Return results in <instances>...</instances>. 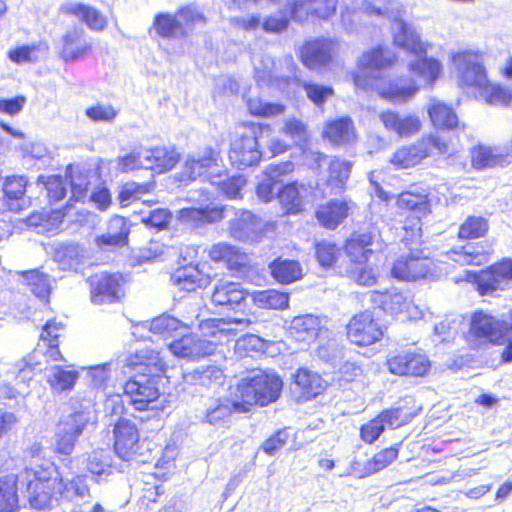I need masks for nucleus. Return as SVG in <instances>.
Masks as SVG:
<instances>
[{"instance_id":"nucleus-41","label":"nucleus","mask_w":512,"mask_h":512,"mask_svg":"<svg viewBox=\"0 0 512 512\" xmlns=\"http://www.w3.org/2000/svg\"><path fill=\"white\" fill-rule=\"evenodd\" d=\"M370 301L374 307L391 315L399 314L407 307L406 296L401 292L390 290L372 291Z\"/></svg>"},{"instance_id":"nucleus-23","label":"nucleus","mask_w":512,"mask_h":512,"mask_svg":"<svg viewBox=\"0 0 512 512\" xmlns=\"http://www.w3.org/2000/svg\"><path fill=\"white\" fill-rule=\"evenodd\" d=\"M352 205L346 199L333 198L320 203L313 216L317 223L326 230H336L351 215Z\"/></svg>"},{"instance_id":"nucleus-58","label":"nucleus","mask_w":512,"mask_h":512,"mask_svg":"<svg viewBox=\"0 0 512 512\" xmlns=\"http://www.w3.org/2000/svg\"><path fill=\"white\" fill-rule=\"evenodd\" d=\"M42 47L48 48L46 44L41 43L16 46L8 51L7 56L15 64L33 63L38 60Z\"/></svg>"},{"instance_id":"nucleus-50","label":"nucleus","mask_w":512,"mask_h":512,"mask_svg":"<svg viewBox=\"0 0 512 512\" xmlns=\"http://www.w3.org/2000/svg\"><path fill=\"white\" fill-rule=\"evenodd\" d=\"M401 443L386 447L375 453L365 463V471L367 474H375L390 464H392L399 455Z\"/></svg>"},{"instance_id":"nucleus-38","label":"nucleus","mask_w":512,"mask_h":512,"mask_svg":"<svg viewBox=\"0 0 512 512\" xmlns=\"http://www.w3.org/2000/svg\"><path fill=\"white\" fill-rule=\"evenodd\" d=\"M290 295L277 289L256 290L251 292L250 304L265 310H285L289 308Z\"/></svg>"},{"instance_id":"nucleus-7","label":"nucleus","mask_w":512,"mask_h":512,"mask_svg":"<svg viewBox=\"0 0 512 512\" xmlns=\"http://www.w3.org/2000/svg\"><path fill=\"white\" fill-rule=\"evenodd\" d=\"M112 432L113 450L122 461L148 462V456L158 448L140 436L137 425L130 419L120 417L114 423Z\"/></svg>"},{"instance_id":"nucleus-3","label":"nucleus","mask_w":512,"mask_h":512,"mask_svg":"<svg viewBox=\"0 0 512 512\" xmlns=\"http://www.w3.org/2000/svg\"><path fill=\"white\" fill-rule=\"evenodd\" d=\"M468 336L476 345H505L500 362H512V311L497 317L483 309L475 310L470 316Z\"/></svg>"},{"instance_id":"nucleus-42","label":"nucleus","mask_w":512,"mask_h":512,"mask_svg":"<svg viewBox=\"0 0 512 512\" xmlns=\"http://www.w3.org/2000/svg\"><path fill=\"white\" fill-rule=\"evenodd\" d=\"M418 411L407 402L396 407H389L381 410L378 415L385 428L398 429L408 425L417 415Z\"/></svg>"},{"instance_id":"nucleus-35","label":"nucleus","mask_w":512,"mask_h":512,"mask_svg":"<svg viewBox=\"0 0 512 512\" xmlns=\"http://www.w3.org/2000/svg\"><path fill=\"white\" fill-rule=\"evenodd\" d=\"M129 233L127 219L114 215L108 221L107 232L96 238V244L99 247H123L128 244Z\"/></svg>"},{"instance_id":"nucleus-43","label":"nucleus","mask_w":512,"mask_h":512,"mask_svg":"<svg viewBox=\"0 0 512 512\" xmlns=\"http://www.w3.org/2000/svg\"><path fill=\"white\" fill-rule=\"evenodd\" d=\"M169 349L178 357L188 359H199L212 351L203 350L201 338H197L191 334H185L169 343Z\"/></svg>"},{"instance_id":"nucleus-24","label":"nucleus","mask_w":512,"mask_h":512,"mask_svg":"<svg viewBox=\"0 0 512 512\" xmlns=\"http://www.w3.org/2000/svg\"><path fill=\"white\" fill-rule=\"evenodd\" d=\"M58 14L76 19L92 31L100 32L108 26V18L102 11L83 2H66L59 6Z\"/></svg>"},{"instance_id":"nucleus-45","label":"nucleus","mask_w":512,"mask_h":512,"mask_svg":"<svg viewBox=\"0 0 512 512\" xmlns=\"http://www.w3.org/2000/svg\"><path fill=\"white\" fill-rule=\"evenodd\" d=\"M180 157L174 147L157 146L150 150L148 160L153 170L158 173H166L178 164Z\"/></svg>"},{"instance_id":"nucleus-55","label":"nucleus","mask_w":512,"mask_h":512,"mask_svg":"<svg viewBox=\"0 0 512 512\" xmlns=\"http://www.w3.org/2000/svg\"><path fill=\"white\" fill-rule=\"evenodd\" d=\"M350 171V162L341 160L339 158L332 159L328 166V177L326 184L343 190L345 183L349 178Z\"/></svg>"},{"instance_id":"nucleus-40","label":"nucleus","mask_w":512,"mask_h":512,"mask_svg":"<svg viewBox=\"0 0 512 512\" xmlns=\"http://www.w3.org/2000/svg\"><path fill=\"white\" fill-rule=\"evenodd\" d=\"M19 509L18 475H0V512H16Z\"/></svg>"},{"instance_id":"nucleus-13","label":"nucleus","mask_w":512,"mask_h":512,"mask_svg":"<svg viewBox=\"0 0 512 512\" xmlns=\"http://www.w3.org/2000/svg\"><path fill=\"white\" fill-rule=\"evenodd\" d=\"M90 300L95 305L120 302L125 295L126 278L119 272H100L89 280Z\"/></svg>"},{"instance_id":"nucleus-64","label":"nucleus","mask_w":512,"mask_h":512,"mask_svg":"<svg viewBox=\"0 0 512 512\" xmlns=\"http://www.w3.org/2000/svg\"><path fill=\"white\" fill-rule=\"evenodd\" d=\"M291 21L293 18L287 10L286 13L270 14L262 19V30L267 34H281L288 30Z\"/></svg>"},{"instance_id":"nucleus-14","label":"nucleus","mask_w":512,"mask_h":512,"mask_svg":"<svg viewBox=\"0 0 512 512\" xmlns=\"http://www.w3.org/2000/svg\"><path fill=\"white\" fill-rule=\"evenodd\" d=\"M399 64L398 55L387 45H375L365 50L357 61L356 71L352 74H362L369 80L376 75H386Z\"/></svg>"},{"instance_id":"nucleus-56","label":"nucleus","mask_w":512,"mask_h":512,"mask_svg":"<svg viewBox=\"0 0 512 512\" xmlns=\"http://www.w3.org/2000/svg\"><path fill=\"white\" fill-rule=\"evenodd\" d=\"M214 164V159L202 157L198 159H188L181 171L180 181L188 183L207 174L208 169Z\"/></svg>"},{"instance_id":"nucleus-16","label":"nucleus","mask_w":512,"mask_h":512,"mask_svg":"<svg viewBox=\"0 0 512 512\" xmlns=\"http://www.w3.org/2000/svg\"><path fill=\"white\" fill-rule=\"evenodd\" d=\"M456 63L458 85L462 88L481 89L488 81L487 71L481 53L463 50L452 56Z\"/></svg>"},{"instance_id":"nucleus-33","label":"nucleus","mask_w":512,"mask_h":512,"mask_svg":"<svg viewBox=\"0 0 512 512\" xmlns=\"http://www.w3.org/2000/svg\"><path fill=\"white\" fill-rule=\"evenodd\" d=\"M305 190V185L297 180L287 182L278 189L276 198L283 215H299L305 211V200L302 196Z\"/></svg>"},{"instance_id":"nucleus-39","label":"nucleus","mask_w":512,"mask_h":512,"mask_svg":"<svg viewBox=\"0 0 512 512\" xmlns=\"http://www.w3.org/2000/svg\"><path fill=\"white\" fill-rule=\"evenodd\" d=\"M427 113L431 124L437 129L454 130L459 126L454 109L444 102L432 101L427 108Z\"/></svg>"},{"instance_id":"nucleus-18","label":"nucleus","mask_w":512,"mask_h":512,"mask_svg":"<svg viewBox=\"0 0 512 512\" xmlns=\"http://www.w3.org/2000/svg\"><path fill=\"white\" fill-rule=\"evenodd\" d=\"M337 47V41L330 37L309 38L302 43L298 57L304 67L317 70L334 61Z\"/></svg>"},{"instance_id":"nucleus-62","label":"nucleus","mask_w":512,"mask_h":512,"mask_svg":"<svg viewBox=\"0 0 512 512\" xmlns=\"http://www.w3.org/2000/svg\"><path fill=\"white\" fill-rule=\"evenodd\" d=\"M485 101L490 105H508L512 100V93L500 84L486 82L481 89Z\"/></svg>"},{"instance_id":"nucleus-9","label":"nucleus","mask_w":512,"mask_h":512,"mask_svg":"<svg viewBox=\"0 0 512 512\" xmlns=\"http://www.w3.org/2000/svg\"><path fill=\"white\" fill-rule=\"evenodd\" d=\"M386 75H376L373 80L367 79L362 74H352L351 79L354 86L362 91H373L390 102H407L418 91V86L412 79L397 77L390 79Z\"/></svg>"},{"instance_id":"nucleus-47","label":"nucleus","mask_w":512,"mask_h":512,"mask_svg":"<svg viewBox=\"0 0 512 512\" xmlns=\"http://www.w3.org/2000/svg\"><path fill=\"white\" fill-rule=\"evenodd\" d=\"M153 29L156 34L165 39H171L178 35L184 36L186 32L176 15L169 13H158L153 20Z\"/></svg>"},{"instance_id":"nucleus-31","label":"nucleus","mask_w":512,"mask_h":512,"mask_svg":"<svg viewBox=\"0 0 512 512\" xmlns=\"http://www.w3.org/2000/svg\"><path fill=\"white\" fill-rule=\"evenodd\" d=\"M66 324L58 317L48 319L41 327L39 339L46 347L44 356L49 361L61 362L64 357L59 349L61 338L64 337Z\"/></svg>"},{"instance_id":"nucleus-60","label":"nucleus","mask_w":512,"mask_h":512,"mask_svg":"<svg viewBox=\"0 0 512 512\" xmlns=\"http://www.w3.org/2000/svg\"><path fill=\"white\" fill-rule=\"evenodd\" d=\"M78 378V372L67 370L61 366H56L52 376L48 379L50 387L58 392L71 390Z\"/></svg>"},{"instance_id":"nucleus-54","label":"nucleus","mask_w":512,"mask_h":512,"mask_svg":"<svg viewBox=\"0 0 512 512\" xmlns=\"http://www.w3.org/2000/svg\"><path fill=\"white\" fill-rule=\"evenodd\" d=\"M246 107L249 115L262 118L281 115L286 110V106L282 103L267 102L259 97L248 98Z\"/></svg>"},{"instance_id":"nucleus-51","label":"nucleus","mask_w":512,"mask_h":512,"mask_svg":"<svg viewBox=\"0 0 512 512\" xmlns=\"http://www.w3.org/2000/svg\"><path fill=\"white\" fill-rule=\"evenodd\" d=\"M307 99L317 108H323L326 102L335 96V89L330 84H322L315 81L302 83Z\"/></svg>"},{"instance_id":"nucleus-5","label":"nucleus","mask_w":512,"mask_h":512,"mask_svg":"<svg viewBox=\"0 0 512 512\" xmlns=\"http://www.w3.org/2000/svg\"><path fill=\"white\" fill-rule=\"evenodd\" d=\"M271 126L267 123L242 121L237 124L235 138L230 144L228 158L237 170H246L256 166L262 159L259 139L269 135Z\"/></svg>"},{"instance_id":"nucleus-30","label":"nucleus","mask_w":512,"mask_h":512,"mask_svg":"<svg viewBox=\"0 0 512 512\" xmlns=\"http://www.w3.org/2000/svg\"><path fill=\"white\" fill-rule=\"evenodd\" d=\"M287 332L296 343L310 346L316 343L322 332L321 320L313 314L295 316L291 320Z\"/></svg>"},{"instance_id":"nucleus-12","label":"nucleus","mask_w":512,"mask_h":512,"mask_svg":"<svg viewBox=\"0 0 512 512\" xmlns=\"http://www.w3.org/2000/svg\"><path fill=\"white\" fill-rule=\"evenodd\" d=\"M251 292L240 283L233 281L215 285L211 293V302L215 307L226 308L241 313L243 318H256V310L250 304Z\"/></svg>"},{"instance_id":"nucleus-1","label":"nucleus","mask_w":512,"mask_h":512,"mask_svg":"<svg viewBox=\"0 0 512 512\" xmlns=\"http://www.w3.org/2000/svg\"><path fill=\"white\" fill-rule=\"evenodd\" d=\"M24 496L29 507L37 511H50L89 493L85 475H75L66 480L59 467L46 461L21 471Z\"/></svg>"},{"instance_id":"nucleus-2","label":"nucleus","mask_w":512,"mask_h":512,"mask_svg":"<svg viewBox=\"0 0 512 512\" xmlns=\"http://www.w3.org/2000/svg\"><path fill=\"white\" fill-rule=\"evenodd\" d=\"M124 367L132 374L123 384V394L136 411H162L164 405L156 406L161 392L158 380L164 374L165 362L159 352L142 348L129 354Z\"/></svg>"},{"instance_id":"nucleus-17","label":"nucleus","mask_w":512,"mask_h":512,"mask_svg":"<svg viewBox=\"0 0 512 512\" xmlns=\"http://www.w3.org/2000/svg\"><path fill=\"white\" fill-rule=\"evenodd\" d=\"M291 386L295 401L306 403L324 395L330 384L319 371L300 366L291 375Z\"/></svg>"},{"instance_id":"nucleus-52","label":"nucleus","mask_w":512,"mask_h":512,"mask_svg":"<svg viewBox=\"0 0 512 512\" xmlns=\"http://www.w3.org/2000/svg\"><path fill=\"white\" fill-rule=\"evenodd\" d=\"M425 216L426 215L408 214L403 220L402 229L404 233L402 236V242L408 248H413V245L422 248V217Z\"/></svg>"},{"instance_id":"nucleus-49","label":"nucleus","mask_w":512,"mask_h":512,"mask_svg":"<svg viewBox=\"0 0 512 512\" xmlns=\"http://www.w3.org/2000/svg\"><path fill=\"white\" fill-rule=\"evenodd\" d=\"M313 249L317 263L325 269L333 267L340 257L341 248L331 240L321 239L316 241Z\"/></svg>"},{"instance_id":"nucleus-15","label":"nucleus","mask_w":512,"mask_h":512,"mask_svg":"<svg viewBox=\"0 0 512 512\" xmlns=\"http://www.w3.org/2000/svg\"><path fill=\"white\" fill-rule=\"evenodd\" d=\"M338 4L339 0H290L286 8L293 22L307 24L332 19L337 13Z\"/></svg>"},{"instance_id":"nucleus-11","label":"nucleus","mask_w":512,"mask_h":512,"mask_svg":"<svg viewBox=\"0 0 512 512\" xmlns=\"http://www.w3.org/2000/svg\"><path fill=\"white\" fill-rule=\"evenodd\" d=\"M384 365L394 376L414 379L426 378L432 370V361L421 349L393 352L386 357Z\"/></svg>"},{"instance_id":"nucleus-26","label":"nucleus","mask_w":512,"mask_h":512,"mask_svg":"<svg viewBox=\"0 0 512 512\" xmlns=\"http://www.w3.org/2000/svg\"><path fill=\"white\" fill-rule=\"evenodd\" d=\"M84 34L82 28L74 27L62 35L57 55L63 62H76L91 54L93 45L83 39Z\"/></svg>"},{"instance_id":"nucleus-57","label":"nucleus","mask_w":512,"mask_h":512,"mask_svg":"<svg viewBox=\"0 0 512 512\" xmlns=\"http://www.w3.org/2000/svg\"><path fill=\"white\" fill-rule=\"evenodd\" d=\"M182 328H184V325L181 321L170 315H160L150 323V331L163 338L175 337Z\"/></svg>"},{"instance_id":"nucleus-34","label":"nucleus","mask_w":512,"mask_h":512,"mask_svg":"<svg viewBox=\"0 0 512 512\" xmlns=\"http://www.w3.org/2000/svg\"><path fill=\"white\" fill-rule=\"evenodd\" d=\"M224 211L223 206L185 207L179 210L178 219L183 224L200 227L221 221Z\"/></svg>"},{"instance_id":"nucleus-10","label":"nucleus","mask_w":512,"mask_h":512,"mask_svg":"<svg viewBox=\"0 0 512 512\" xmlns=\"http://www.w3.org/2000/svg\"><path fill=\"white\" fill-rule=\"evenodd\" d=\"M464 280L471 283L480 296L493 295L512 281V259L505 257L484 269L466 271Z\"/></svg>"},{"instance_id":"nucleus-29","label":"nucleus","mask_w":512,"mask_h":512,"mask_svg":"<svg viewBox=\"0 0 512 512\" xmlns=\"http://www.w3.org/2000/svg\"><path fill=\"white\" fill-rule=\"evenodd\" d=\"M321 137L337 147L355 142L357 130L353 119L348 115H344L325 121Z\"/></svg>"},{"instance_id":"nucleus-44","label":"nucleus","mask_w":512,"mask_h":512,"mask_svg":"<svg viewBox=\"0 0 512 512\" xmlns=\"http://www.w3.org/2000/svg\"><path fill=\"white\" fill-rule=\"evenodd\" d=\"M65 177L69 181L71 196L68 202L85 203L88 200L90 188L89 173L85 170L74 171L72 164L67 165Z\"/></svg>"},{"instance_id":"nucleus-25","label":"nucleus","mask_w":512,"mask_h":512,"mask_svg":"<svg viewBox=\"0 0 512 512\" xmlns=\"http://www.w3.org/2000/svg\"><path fill=\"white\" fill-rule=\"evenodd\" d=\"M375 235L369 230H354L343 241L342 250L350 264L368 263L374 254Z\"/></svg>"},{"instance_id":"nucleus-36","label":"nucleus","mask_w":512,"mask_h":512,"mask_svg":"<svg viewBox=\"0 0 512 512\" xmlns=\"http://www.w3.org/2000/svg\"><path fill=\"white\" fill-rule=\"evenodd\" d=\"M17 275L22 283L40 301L48 303L52 292L50 277L40 268L21 270Z\"/></svg>"},{"instance_id":"nucleus-6","label":"nucleus","mask_w":512,"mask_h":512,"mask_svg":"<svg viewBox=\"0 0 512 512\" xmlns=\"http://www.w3.org/2000/svg\"><path fill=\"white\" fill-rule=\"evenodd\" d=\"M451 142L434 133L424 134L417 140L402 144L395 148L388 163L395 170H409L420 166L433 155H447Z\"/></svg>"},{"instance_id":"nucleus-28","label":"nucleus","mask_w":512,"mask_h":512,"mask_svg":"<svg viewBox=\"0 0 512 512\" xmlns=\"http://www.w3.org/2000/svg\"><path fill=\"white\" fill-rule=\"evenodd\" d=\"M379 119L386 130L394 132L400 138L417 135L423 128L422 120L414 113L401 115L387 109L380 112Z\"/></svg>"},{"instance_id":"nucleus-61","label":"nucleus","mask_w":512,"mask_h":512,"mask_svg":"<svg viewBox=\"0 0 512 512\" xmlns=\"http://www.w3.org/2000/svg\"><path fill=\"white\" fill-rule=\"evenodd\" d=\"M348 277L360 286H373L378 281L375 269L368 263L350 264Z\"/></svg>"},{"instance_id":"nucleus-48","label":"nucleus","mask_w":512,"mask_h":512,"mask_svg":"<svg viewBox=\"0 0 512 512\" xmlns=\"http://www.w3.org/2000/svg\"><path fill=\"white\" fill-rule=\"evenodd\" d=\"M155 181L151 180L144 183L134 181L124 183L118 193V201L122 207L139 200L143 195L149 194L155 189Z\"/></svg>"},{"instance_id":"nucleus-63","label":"nucleus","mask_w":512,"mask_h":512,"mask_svg":"<svg viewBox=\"0 0 512 512\" xmlns=\"http://www.w3.org/2000/svg\"><path fill=\"white\" fill-rule=\"evenodd\" d=\"M470 161L474 169L483 170L496 165L498 157L493 154L490 147L479 144L471 148Z\"/></svg>"},{"instance_id":"nucleus-21","label":"nucleus","mask_w":512,"mask_h":512,"mask_svg":"<svg viewBox=\"0 0 512 512\" xmlns=\"http://www.w3.org/2000/svg\"><path fill=\"white\" fill-rule=\"evenodd\" d=\"M208 259L225 267L232 275L246 274L251 268L249 255L241 248L228 242H217L207 250Z\"/></svg>"},{"instance_id":"nucleus-22","label":"nucleus","mask_w":512,"mask_h":512,"mask_svg":"<svg viewBox=\"0 0 512 512\" xmlns=\"http://www.w3.org/2000/svg\"><path fill=\"white\" fill-rule=\"evenodd\" d=\"M84 426L75 414L59 421L54 436L53 453L60 459L69 457L74 451Z\"/></svg>"},{"instance_id":"nucleus-32","label":"nucleus","mask_w":512,"mask_h":512,"mask_svg":"<svg viewBox=\"0 0 512 512\" xmlns=\"http://www.w3.org/2000/svg\"><path fill=\"white\" fill-rule=\"evenodd\" d=\"M429 191L416 183L409 186L396 196V205L400 210L409 211L414 215L431 214Z\"/></svg>"},{"instance_id":"nucleus-8","label":"nucleus","mask_w":512,"mask_h":512,"mask_svg":"<svg viewBox=\"0 0 512 512\" xmlns=\"http://www.w3.org/2000/svg\"><path fill=\"white\" fill-rule=\"evenodd\" d=\"M347 342L356 348H368L381 343L387 336L388 325L368 309L357 311L345 324Z\"/></svg>"},{"instance_id":"nucleus-59","label":"nucleus","mask_w":512,"mask_h":512,"mask_svg":"<svg viewBox=\"0 0 512 512\" xmlns=\"http://www.w3.org/2000/svg\"><path fill=\"white\" fill-rule=\"evenodd\" d=\"M38 183H42L47 191L49 202H59L66 196V182L61 175L39 176Z\"/></svg>"},{"instance_id":"nucleus-37","label":"nucleus","mask_w":512,"mask_h":512,"mask_svg":"<svg viewBox=\"0 0 512 512\" xmlns=\"http://www.w3.org/2000/svg\"><path fill=\"white\" fill-rule=\"evenodd\" d=\"M268 267L271 277L282 285L294 283L303 277L302 265L294 259L279 256L271 261Z\"/></svg>"},{"instance_id":"nucleus-46","label":"nucleus","mask_w":512,"mask_h":512,"mask_svg":"<svg viewBox=\"0 0 512 512\" xmlns=\"http://www.w3.org/2000/svg\"><path fill=\"white\" fill-rule=\"evenodd\" d=\"M489 231V221L483 216L470 215L460 224L457 232L459 240L467 241L484 238Z\"/></svg>"},{"instance_id":"nucleus-53","label":"nucleus","mask_w":512,"mask_h":512,"mask_svg":"<svg viewBox=\"0 0 512 512\" xmlns=\"http://www.w3.org/2000/svg\"><path fill=\"white\" fill-rule=\"evenodd\" d=\"M409 70L424 79L428 84H432L440 76L442 65L435 58L419 57L409 65Z\"/></svg>"},{"instance_id":"nucleus-19","label":"nucleus","mask_w":512,"mask_h":512,"mask_svg":"<svg viewBox=\"0 0 512 512\" xmlns=\"http://www.w3.org/2000/svg\"><path fill=\"white\" fill-rule=\"evenodd\" d=\"M409 253L400 255L392 263L390 274L400 281H416L425 278L431 271V259L420 247L409 248Z\"/></svg>"},{"instance_id":"nucleus-20","label":"nucleus","mask_w":512,"mask_h":512,"mask_svg":"<svg viewBox=\"0 0 512 512\" xmlns=\"http://www.w3.org/2000/svg\"><path fill=\"white\" fill-rule=\"evenodd\" d=\"M254 322L250 318H210L200 323V332L202 343L211 347L223 344L233 340L238 330L233 325L240 326L241 329L248 328Z\"/></svg>"},{"instance_id":"nucleus-4","label":"nucleus","mask_w":512,"mask_h":512,"mask_svg":"<svg viewBox=\"0 0 512 512\" xmlns=\"http://www.w3.org/2000/svg\"><path fill=\"white\" fill-rule=\"evenodd\" d=\"M283 381L279 375L257 371L242 377L235 385L234 407L245 414L256 406L265 407L276 402L282 392Z\"/></svg>"},{"instance_id":"nucleus-27","label":"nucleus","mask_w":512,"mask_h":512,"mask_svg":"<svg viewBox=\"0 0 512 512\" xmlns=\"http://www.w3.org/2000/svg\"><path fill=\"white\" fill-rule=\"evenodd\" d=\"M170 281L180 291L190 293L206 289L211 284L212 277L203 272L198 264L187 263L178 266L170 273Z\"/></svg>"}]
</instances>
